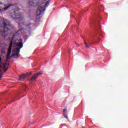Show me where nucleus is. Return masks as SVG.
<instances>
[{"instance_id": "1", "label": "nucleus", "mask_w": 128, "mask_h": 128, "mask_svg": "<svg viewBox=\"0 0 128 128\" xmlns=\"http://www.w3.org/2000/svg\"><path fill=\"white\" fill-rule=\"evenodd\" d=\"M4 27H0V28L2 29L0 31V36L2 38H6L8 34V30H10L11 28V24L10 22L7 20H5L3 22Z\"/></svg>"}, {"instance_id": "19", "label": "nucleus", "mask_w": 128, "mask_h": 128, "mask_svg": "<svg viewBox=\"0 0 128 128\" xmlns=\"http://www.w3.org/2000/svg\"><path fill=\"white\" fill-rule=\"evenodd\" d=\"M76 22H78V20H76Z\"/></svg>"}, {"instance_id": "14", "label": "nucleus", "mask_w": 128, "mask_h": 128, "mask_svg": "<svg viewBox=\"0 0 128 128\" xmlns=\"http://www.w3.org/2000/svg\"><path fill=\"white\" fill-rule=\"evenodd\" d=\"M26 76H32V72L28 73Z\"/></svg>"}, {"instance_id": "10", "label": "nucleus", "mask_w": 128, "mask_h": 128, "mask_svg": "<svg viewBox=\"0 0 128 128\" xmlns=\"http://www.w3.org/2000/svg\"><path fill=\"white\" fill-rule=\"evenodd\" d=\"M26 74H22L20 76L18 80H26Z\"/></svg>"}, {"instance_id": "5", "label": "nucleus", "mask_w": 128, "mask_h": 128, "mask_svg": "<svg viewBox=\"0 0 128 128\" xmlns=\"http://www.w3.org/2000/svg\"><path fill=\"white\" fill-rule=\"evenodd\" d=\"M22 14L20 13V11L17 10H15L14 12L10 14L11 18H14V20L20 18Z\"/></svg>"}, {"instance_id": "16", "label": "nucleus", "mask_w": 128, "mask_h": 128, "mask_svg": "<svg viewBox=\"0 0 128 128\" xmlns=\"http://www.w3.org/2000/svg\"><path fill=\"white\" fill-rule=\"evenodd\" d=\"M63 112L64 114L66 112V109L64 110H63Z\"/></svg>"}, {"instance_id": "13", "label": "nucleus", "mask_w": 128, "mask_h": 128, "mask_svg": "<svg viewBox=\"0 0 128 128\" xmlns=\"http://www.w3.org/2000/svg\"><path fill=\"white\" fill-rule=\"evenodd\" d=\"M63 116L65 118H66V120H68V116L66 114H64Z\"/></svg>"}, {"instance_id": "9", "label": "nucleus", "mask_w": 128, "mask_h": 128, "mask_svg": "<svg viewBox=\"0 0 128 128\" xmlns=\"http://www.w3.org/2000/svg\"><path fill=\"white\" fill-rule=\"evenodd\" d=\"M2 64L3 66L4 72H6L8 70V66H10V64L4 62V63H2Z\"/></svg>"}, {"instance_id": "20", "label": "nucleus", "mask_w": 128, "mask_h": 128, "mask_svg": "<svg viewBox=\"0 0 128 128\" xmlns=\"http://www.w3.org/2000/svg\"><path fill=\"white\" fill-rule=\"evenodd\" d=\"M0 80H1V79L0 78Z\"/></svg>"}, {"instance_id": "12", "label": "nucleus", "mask_w": 128, "mask_h": 128, "mask_svg": "<svg viewBox=\"0 0 128 128\" xmlns=\"http://www.w3.org/2000/svg\"><path fill=\"white\" fill-rule=\"evenodd\" d=\"M84 44L86 46V48H90V46H88V44H86V41H84Z\"/></svg>"}, {"instance_id": "11", "label": "nucleus", "mask_w": 128, "mask_h": 128, "mask_svg": "<svg viewBox=\"0 0 128 128\" xmlns=\"http://www.w3.org/2000/svg\"><path fill=\"white\" fill-rule=\"evenodd\" d=\"M12 56H14V58H20V54H12Z\"/></svg>"}, {"instance_id": "15", "label": "nucleus", "mask_w": 128, "mask_h": 128, "mask_svg": "<svg viewBox=\"0 0 128 128\" xmlns=\"http://www.w3.org/2000/svg\"><path fill=\"white\" fill-rule=\"evenodd\" d=\"M14 102V100L10 102L9 103H8V104H12Z\"/></svg>"}, {"instance_id": "6", "label": "nucleus", "mask_w": 128, "mask_h": 128, "mask_svg": "<svg viewBox=\"0 0 128 128\" xmlns=\"http://www.w3.org/2000/svg\"><path fill=\"white\" fill-rule=\"evenodd\" d=\"M28 4L30 6L34 7L40 4V2H38V0H29Z\"/></svg>"}, {"instance_id": "3", "label": "nucleus", "mask_w": 128, "mask_h": 128, "mask_svg": "<svg viewBox=\"0 0 128 128\" xmlns=\"http://www.w3.org/2000/svg\"><path fill=\"white\" fill-rule=\"evenodd\" d=\"M12 42H14V36L10 42H12V45L14 44V46H18L19 48H14L13 52L16 54H20V50L23 46L22 42H20L18 44L16 43V40H15L14 43H12Z\"/></svg>"}, {"instance_id": "18", "label": "nucleus", "mask_w": 128, "mask_h": 128, "mask_svg": "<svg viewBox=\"0 0 128 128\" xmlns=\"http://www.w3.org/2000/svg\"><path fill=\"white\" fill-rule=\"evenodd\" d=\"M98 42H96V44H97Z\"/></svg>"}, {"instance_id": "8", "label": "nucleus", "mask_w": 128, "mask_h": 128, "mask_svg": "<svg viewBox=\"0 0 128 128\" xmlns=\"http://www.w3.org/2000/svg\"><path fill=\"white\" fill-rule=\"evenodd\" d=\"M12 42L10 43V45L9 46V48L8 49V56H6V60L8 62V60H10V54L12 52Z\"/></svg>"}, {"instance_id": "4", "label": "nucleus", "mask_w": 128, "mask_h": 128, "mask_svg": "<svg viewBox=\"0 0 128 128\" xmlns=\"http://www.w3.org/2000/svg\"><path fill=\"white\" fill-rule=\"evenodd\" d=\"M6 2V0H0V8L2 10H7L11 6H14V4H10L6 6V4H5Z\"/></svg>"}, {"instance_id": "7", "label": "nucleus", "mask_w": 128, "mask_h": 128, "mask_svg": "<svg viewBox=\"0 0 128 128\" xmlns=\"http://www.w3.org/2000/svg\"><path fill=\"white\" fill-rule=\"evenodd\" d=\"M42 74V72H38L36 74H34V76H32V77L30 78V81L31 82H34L36 81V78H38V76H40Z\"/></svg>"}, {"instance_id": "17", "label": "nucleus", "mask_w": 128, "mask_h": 128, "mask_svg": "<svg viewBox=\"0 0 128 128\" xmlns=\"http://www.w3.org/2000/svg\"><path fill=\"white\" fill-rule=\"evenodd\" d=\"M94 44V42H90V43L89 44Z\"/></svg>"}, {"instance_id": "2", "label": "nucleus", "mask_w": 128, "mask_h": 128, "mask_svg": "<svg viewBox=\"0 0 128 128\" xmlns=\"http://www.w3.org/2000/svg\"><path fill=\"white\" fill-rule=\"evenodd\" d=\"M48 4V2H43L38 8L36 12V18L37 20H38V18H40V16L42 15V12H44L46 10V8Z\"/></svg>"}]
</instances>
